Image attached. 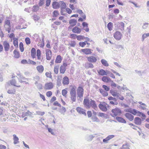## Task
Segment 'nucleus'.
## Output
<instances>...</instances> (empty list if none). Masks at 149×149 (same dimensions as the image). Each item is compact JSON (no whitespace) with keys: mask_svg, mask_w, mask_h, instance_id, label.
Masks as SVG:
<instances>
[{"mask_svg":"<svg viewBox=\"0 0 149 149\" xmlns=\"http://www.w3.org/2000/svg\"><path fill=\"white\" fill-rule=\"evenodd\" d=\"M77 98L79 102H81L83 100L82 97L84 94V89L81 86H79L77 90Z\"/></svg>","mask_w":149,"mask_h":149,"instance_id":"obj_1","label":"nucleus"},{"mask_svg":"<svg viewBox=\"0 0 149 149\" xmlns=\"http://www.w3.org/2000/svg\"><path fill=\"white\" fill-rule=\"evenodd\" d=\"M91 100L85 98L84 99L83 102V104L84 107L86 109H89L91 107L93 108V100L91 99Z\"/></svg>","mask_w":149,"mask_h":149,"instance_id":"obj_2","label":"nucleus"},{"mask_svg":"<svg viewBox=\"0 0 149 149\" xmlns=\"http://www.w3.org/2000/svg\"><path fill=\"white\" fill-rule=\"evenodd\" d=\"M109 107V105L105 102L100 103L99 105L100 109L103 111H106Z\"/></svg>","mask_w":149,"mask_h":149,"instance_id":"obj_3","label":"nucleus"},{"mask_svg":"<svg viewBox=\"0 0 149 149\" xmlns=\"http://www.w3.org/2000/svg\"><path fill=\"white\" fill-rule=\"evenodd\" d=\"M113 114V117H115L117 116H120L122 113V111L119 108H115L113 109L111 111Z\"/></svg>","mask_w":149,"mask_h":149,"instance_id":"obj_4","label":"nucleus"},{"mask_svg":"<svg viewBox=\"0 0 149 149\" xmlns=\"http://www.w3.org/2000/svg\"><path fill=\"white\" fill-rule=\"evenodd\" d=\"M122 34L120 32L117 31L113 34L114 38L117 40H119L121 38Z\"/></svg>","mask_w":149,"mask_h":149,"instance_id":"obj_5","label":"nucleus"},{"mask_svg":"<svg viewBox=\"0 0 149 149\" xmlns=\"http://www.w3.org/2000/svg\"><path fill=\"white\" fill-rule=\"evenodd\" d=\"M53 86L52 82L47 83L45 84L44 88L46 90H50L53 88Z\"/></svg>","mask_w":149,"mask_h":149,"instance_id":"obj_6","label":"nucleus"},{"mask_svg":"<svg viewBox=\"0 0 149 149\" xmlns=\"http://www.w3.org/2000/svg\"><path fill=\"white\" fill-rule=\"evenodd\" d=\"M108 99L110 101H110L109 103L110 104L113 105H117L118 104V103L116 102L117 100L115 98L111 96L108 98Z\"/></svg>","mask_w":149,"mask_h":149,"instance_id":"obj_7","label":"nucleus"},{"mask_svg":"<svg viewBox=\"0 0 149 149\" xmlns=\"http://www.w3.org/2000/svg\"><path fill=\"white\" fill-rule=\"evenodd\" d=\"M52 51L49 49H47L46 51V59L47 60H49L51 59L52 57Z\"/></svg>","mask_w":149,"mask_h":149,"instance_id":"obj_8","label":"nucleus"},{"mask_svg":"<svg viewBox=\"0 0 149 149\" xmlns=\"http://www.w3.org/2000/svg\"><path fill=\"white\" fill-rule=\"evenodd\" d=\"M3 45L5 50L6 52L8 51L10 48V45L9 43L7 41H5L3 42Z\"/></svg>","mask_w":149,"mask_h":149,"instance_id":"obj_9","label":"nucleus"},{"mask_svg":"<svg viewBox=\"0 0 149 149\" xmlns=\"http://www.w3.org/2000/svg\"><path fill=\"white\" fill-rule=\"evenodd\" d=\"M91 49H90L86 48L81 49V52H82L86 54H89L91 53Z\"/></svg>","mask_w":149,"mask_h":149,"instance_id":"obj_10","label":"nucleus"},{"mask_svg":"<svg viewBox=\"0 0 149 149\" xmlns=\"http://www.w3.org/2000/svg\"><path fill=\"white\" fill-rule=\"evenodd\" d=\"M117 26L118 29L121 31L124 30L125 24L123 22H120L118 23Z\"/></svg>","mask_w":149,"mask_h":149,"instance_id":"obj_11","label":"nucleus"},{"mask_svg":"<svg viewBox=\"0 0 149 149\" xmlns=\"http://www.w3.org/2000/svg\"><path fill=\"white\" fill-rule=\"evenodd\" d=\"M125 117L130 121H132L134 119L133 116L129 113H126L125 114Z\"/></svg>","mask_w":149,"mask_h":149,"instance_id":"obj_12","label":"nucleus"},{"mask_svg":"<svg viewBox=\"0 0 149 149\" xmlns=\"http://www.w3.org/2000/svg\"><path fill=\"white\" fill-rule=\"evenodd\" d=\"M69 80L68 77L65 76L63 77V84L64 85H67L69 84Z\"/></svg>","mask_w":149,"mask_h":149,"instance_id":"obj_13","label":"nucleus"},{"mask_svg":"<svg viewBox=\"0 0 149 149\" xmlns=\"http://www.w3.org/2000/svg\"><path fill=\"white\" fill-rule=\"evenodd\" d=\"M134 123L137 125H140L141 123V120L139 117H136L134 120Z\"/></svg>","mask_w":149,"mask_h":149,"instance_id":"obj_14","label":"nucleus"},{"mask_svg":"<svg viewBox=\"0 0 149 149\" xmlns=\"http://www.w3.org/2000/svg\"><path fill=\"white\" fill-rule=\"evenodd\" d=\"M72 31L74 33H79L81 32V29L77 26H75L73 29Z\"/></svg>","mask_w":149,"mask_h":149,"instance_id":"obj_15","label":"nucleus"},{"mask_svg":"<svg viewBox=\"0 0 149 149\" xmlns=\"http://www.w3.org/2000/svg\"><path fill=\"white\" fill-rule=\"evenodd\" d=\"M13 140L14 141L13 143L15 144H17L19 143V138H18L16 136V135L15 134L13 135Z\"/></svg>","mask_w":149,"mask_h":149,"instance_id":"obj_16","label":"nucleus"},{"mask_svg":"<svg viewBox=\"0 0 149 149\" xmlns=\"http://www.w3.org/2000/svg\"><path fill=\"white\" fill-rule=\"evenodd\" d=\"M76 87L75 86H71L70 91V95L76 94Z\"/></svg>","mask_w":149,"mask_h":149,"instance_id":"obj_17","label":"nucleus"},{"mask_svg":"<svg viewBox=\"0 0 149 149\" xmlns=\"http://www.w3.org/2000/svg\"><path fill=\"white\" fill-rule=\"evenodd\" d=\"M52 6L54 9H57L59 7V3L58 2L54 1L52 3Z\"/></svg>","mask_w":149,"mask_h":149,"instance_id":"obj_18","label":"nucleus"},{"mask_svg":"<svg viewBox=\"0 0 149 149\" xmlns=\"http://www.w3.org/2000/svg\"><path fill=\"white\" fill-rule=\"evenodd\" d=\"M98 73L100 75L102 76L106 75H107V73L104 70L102 69L97 71Z\"/></svg>","mask_w":149,"mask_h":149,"instance_id":"obj_19","label":"nucleus"},{"mask_svg":"<svg viewBox=\"0 0 149 149\" xmlns=\"http://www.w3.org/2000/svg\"><path fill=\"white\" fill-rule=\"evenodd\" d=\"M129 112L134 115H136V114L141 115L142 113L141 112L138 111H136V110L134 109L131 110L129 111Z\"/></svg>","mask_w":149,"mask_h":149,"instance_id":"obj_20","label":"nucleus"},{"mask_svg":"<svg viewBox=\"0 0 149 149\" xmlns=\"http://www.w3.org/2000/svg\"><path fill=\"white\" fill-rule=\"evenodd\" d=\"M36 50L34 48H32L31 51V55L32 58H36Z\"/></svg>","mask_w":149,"mask_h":149,"instance_id":"obj_21","label":"nucleus"},{"mask_svg":"<svg viewBox=\"0 0 149 149\" xmlns=\"http://www.w3.org/2000/svg\"><path fill=\"white\" fill-rule=\"evenodd\" d=\"M10 83L12 85L17 87H21L20 85H16V81L14 79H13L12 80H10Z\"/></svg>","mask_w":149,"mask_h":149,"instance_id":"obj_22","label":"nucleus"},{"mask_svg":"<svg viewBox=\"0 0 149 149\" xmlns=\"http://www.w3.org/2000/svg\"><path fill=\"white\" fill-rule=\"evenodd\" d=\"M11 27L10 23L9 20L8 19L6 20L5 21L4 27L5 28L7 27Z\"/></svg>","mask_w":149,"mask_h":149,"instance_id":"obj_23","label":"nucleus"},{"mask_svg":"<svg viewBox=\"0 0 149 149\" xmlns=\"http://www.w3.org/2000/svg\"><path fill=\"white\" fill-rule=\"evenodd\" d=\"M103 81L106 82H109L111 81V79L109 77L106 76H103L102 78Z\"/></svg>","mask_w":149,"mask_h":149,"instance_id":"obj_24","label":"nucleus"},{"mask_svg":"<svg viewBox=\"0 0 149 149\" xmlns=\"http://www.w3.org/2000/svg\"><path fill=\"white\" fill-rule=\"evenodd\" d=\"M116 120L119 122L123 123H125L126 121L125 120L121 117H116Z\"/></svg>","mask_w":149,"mask_h":149,"instance_id":"obj_25","label":"nucleus"},{"mask_svg":"<svg viewBox=\"0 0 149 149\" xmlns=\"http://www.w3.org/2000/svg\"><path fill=\"white\" fill-rule=\"evenodd\" d=\"M69 23L70 25L74 26L76 25L77 20L74 19H71L69 20Z\"/></svg>","mask_w":149,"mask_h":149,"instance_id":"obj_26","label":"nucleus"},{"mask_svg":"<svg viewBox=\"0 0 149 149\" xmlns=\"http://www.w3.org/2000/svg\"><path fill=\"white\" fill-rule=\"evenodd\" d=\"M36 69L38 72L40 73H42L44 70L43 67L41 65L37 66Z\"/></svg>","mask_w":149,"mask_h":149,"instance_id":"obj_27","label":"nucleus"},{"mask_svg":"<svg viewBox=\"0 0 149 149\" xmlns=\"http://www.w3.org/2000/svg\"><path fill=\"white\" fill-rule=\"evenodd\" d=\"M62 58L61 56L59 55H58L56 59L55 62L56 63H60L61 62Z\"/></svg>","mask_w":149,"mask_h":149,"instance_id":"obj_28","label":"nucleus"},{"mask_svg":"<svg viewBox=\"0 0 149 149\" xmlns=\"http://www.w3.org/2000/svg\"><path fill=\"white\" fill-rule=\"evenodd\" d=\"M14 57L16 58H19L20 56V54L19 52L15 50L13 52Z\"/></svg>","mask_w":149,"mask_h":149,"instance_id":"obj_29","label":"nucleus"},{"mask_svg":"<svg viewBox=\"0 0 149 149\" xmlns=\"http://www.w3.org/2000/svg\"><path fill=\"white\" fill-rule=\"evenodd\" d=\"M16 93V90L14 88L9 89L7 91V93L10 94H15Z\"/></svg>","mask_w":149,"mask_h":149,"instance_id":"obj_30","label":"nucleus"},{"mask_svg":"<svg viewBox=\"0 0 149 149\" xmlns=\"http://www.w3.org/2000/svg\"><path fill=\"white\" fill-rule=\"evenodd\" d=\"M70 95V98L71 100L74 102L76 101V94H71Z\"/></svg>","mask_w":149,"mask_h":149,"instance_id":"obj_31","label":"nucleus"},{"mask_svg":"<svg viewBox=\"0 0 149 149\" xmlns=\"http://www.w3.org/2000/svg\"><path fill=\"white\" fill-rule=\"evenodd\" d=\"M36 53L37 58L38 60H39L40 59L41 57V52L40 50L39 49H37V50Z\"/></svg>","mask_w":149,"mask_h":149,"instance_id":"obj_32","label":"nucleus"},{"mask_svg":"<svg viewBox=\"0 0 149 149\" xmlns=\"http://www.w3.org/2000/svg\"><path fill=\"white\" fill-rule=\"evenodd\" d=\"M13 40V43L14 46L16 47H18V41L17 39L16 38H14Z\"/></svg>","mask_w":149,"mask_h":149,"instance_id":"obj_33","label":"nucleus"},{"mask_svg":"<svg viewBox=\"0 0 149 149\" xmlns=\"http://www.w3.org/2000/svg\"><path fill=\"white\" fill-rule=\"evenodd\" d=\"M66 69L64 67L61 66L60 68V72L62 74H64L66 71Z\"/></svg>","mask_w":149,"mask_h":149,"instance_id":"obj_34","label":"nucleus"},{"mask_svg":"<svg viewBox=\"0 0 149 149\" xmlns=\"http://www.w3.org/2000/svg\"><path fill=\"white\" fill-rule=\"evenodd\" d=\"M120 149H130V148L128 144L127 143H126L123 145Z\"/></svg>","mask_w":149,"mask_h":149,"instance_id":"obj_35","label":"nucleus"},{"mask_svg":"<svg viewBox=\"0 0 149 149\" xmlns=\"http://www.w3.org/2000/svg\"><path fill=\"white\" fill-rule=\"evenodd\" d=\"M39 6L37 5H36L33 6L32 10L33 12H36L39 9Z\"/></svg>","mask_w":149,"mask_h":149,"instance_id":"obj_36","label":"nucleus"},{"mask_svg":"<svg viewBox=\"0 0 149 149\" xmlns=\"http://www.w3.org/2000/svg\"><path fill=\"white\" fill-rule=\"evenodd\" d=\"M113 23L111 22H109L107 24V28L109 31H111L113 28Z\"/></svg>","mask_w":149,"mask_h":149,"instance_id":"obj_37","label":"nucleus"},{"mask_svg":"<svg viewBox=\"0 0 149 149\" xmlns=\"http://www.w3.org/2000/svg\"><path fill=\"white\" fill-rule=\"evenodd\" d=\"M59 3H61V9H65L66 7V4L65 3L62 1H61Z\"/></svg>","mask_w":149,"mask_h":149,"instance_id":"obj_38","label":"nucleus"},{"mask_svg":"<svg viewBox=\"0 0 149 149\" xmlns=\"http://www.w3.org/2000/svg\"><path fill=\"white\" fill-rule=\"evenodd\" d=\"M100 91L104 96L106 97L108 95V93L106 91H105L102 89L100 90Z\"/></svg>","mask_w":149,"mask_h":149,"instance_id":"obj_39","label":"nucleus"},{"mask_svg":"<svg viewBox=\"0 0 149 149\" xmlns=\"http://www.w3.org/2000/svg\"><path fill=\"white\" fill-rule=\"evenodd\" d=\"M59 111L61 113H64L66 111V109L64 107H62L61 108L59 109Z\"/></svg>","mask_w":149,"mask_h":149,"instance_id":"obj_40","label":"nucleus"},{"mask_svg":"<svg viewBox=\"0 0 149 149\" xmlns=\"http://www.w3.org/2000/svg\"><path fill=\"white\" fill-rule=\"evenodd\" d=\"M59 15V13L57 10H54L53 13V17H56Z\"/></svg>","mask_w":149,"mask_h":149,"instance_id":"obj_41","label":"nucleus"},{"mask_svg":"<svg viewBox=\"0 0 149 149\" xmlns=\"http://www.w3.org/2000/svg\"><path fill=\"white\" fill-rule=\"evenodd\" d=\"M101 62L102 64L105 66H109V64L107 61L104 59H102Z\"/></svg>","mask_w":149,"mask_h":149,"instance_id":"obj_42","label":"nucleus"},{"mask_svg":"<svg viewBox=\"0 0 149 149\" xmlns=\"http://www.w3.org/2000/svg\"><path fill=\"white\" fill-rule=\"evenodd\" d=\"M59 69L58 66H55L54 68V72L56 74H57L58 73Z\"/></svg>","mask_w":149,"mask_h":149,"instance_id":"obj_43","label":"nucleus"},{"mask_svg":"<svg viewBox=\"0 0 149 149\" xmlns=\"http://www.w3.org/2000/svg\"><path fill=\"white\" fill-rule=\"evenodd\" d=\"M86 43L88 44L86 41H85L84 42H80L79 43V45L80 46L83 47L86 45Z\"/></svg>","mask_w":149,"mask_h":149,"instance_id":"obj_44","label":"nucleus"},{"mask_svg":"<svg viewBox=\"0 0 149 149\" xmlns=\"http://www.w3.org/2000/svg\"><path fill=\"white\" fill-rule=\"evenodd\" d=\"M48 126V125H47L46 127H47V129L48 130V132L50 133L52 135H54V132H53V130L51 128L48 127H47Z\"/></svg>","mask_w":149,"mask_h":149,"instance_id":"obj_45","label":"nucleus"},{"mask_svg":"<svg viewBox=\"0 0 149 149\" xmlns=\"http://www.w3.org/2000/svg\"><path fill=\"white\" fill-rule=\"evenodd\" d=\"M19 47L20 51L21 52H22L24 51V48L23 47V44L22 42L20 43L19 44Z\"/></svg>","mask_w":149,"mask_h":149,"instance_id":"obj_46","label":"nucleus"},{"mask_svg":"<svg viewBox=\"0 0 149 149\" xmlns=\"http://www.w3.org/2000/svg\"><path fill=\"white\" fill-rule=\"evenodd\" d=\"M93 138V136L92 135H90L87 137L86 139L88 141H90L92 140Z\"/></svg>","mask_w":149,"mask_h":149,"instance_id":"obj_47","label":"nucleus"},{"mask_svg":"<svg viewBox=\"0 0 149 149\" xmlns=\"http://www.w3.org/2000/svg\"><path fill=\"white\" fill-rule=\"evenodd\" d=\"M110 93L113 97L118 96V94L116 92L114 91H111Z\"/></svg>","mask_w":149,"mask_h":149,"instance_id":"obj_48","label":"nucleus"},{"mask_svg":"<svg viewBox=\"0 0 149 149\" xmlns=\"http://www.w3.org/2000/svg\"><path fill=\"white\" fill-rule=\"evenodd\" d=\"M19 79H21L23 81H25L26 80H27V81H28L29 79L26 78L25 77L20 75V74H19Z\"/></svg>","mask_w":149,"mask_h":149,"instance_id":"obj_49","label":"nucleus"},{"mask_svg":"<svg viewBox=\"0 0 149 149\" xmlns=\"http://www.w3.org/2000/svg\"><path fill=\"white\" fill-rule=\"evenodd\" d=\"M25 40L26 43L27 45H28L30 44V40L29 38L27 37L25 39Z\"/></svg>","mask_w":149,"mask_h":149,"instance_id":"obj_50","label":"nucleus"},{"mask_svg":"<svg viewBox=\"0 0 149 149\" xmlns=\"http://www.w3.org/2000/svg\"><path fill=\"white\" fill-rule=\"evenodd\" d=\"M33 112H31L29 111V110H28L26 112H25V114L26 115V116H31L32 114H33Z\"/></svg>","mask_w":149,"mask_h":149,"instance_id":"obj_51","label":"nucleus"},{"mask_svg":"<svg viewBox=\"0 0 149 149\" xmlns=\"http://www.w3.org/2000/svg\"><path fill=\"white\" fill-rule=\"evenodd\" d=\"M36 113V114L39 115L41 116L43 115L45 113L44 112H41L39 111H37Z\"/></svg>","mask_w":149,"mask_h":149,"instance_id":"obj_52","label":"nucleus"},{"mask_svg":"<svg viewBox=\"0 0 149 149\" xmlns=\"http://www.w3.org/2000/svg\"><path fill=\"white\" fill-rule=\"evenodd\" d=\"M149 36V33H144L142 35V38L143 40L145 38Z\"/></svg>","mask_w":149,"mask_h":149,"instance_id":"obj_53","label":"nucleus"},{"mask_svg":"<svg viewBox=\"0 0 149 149\" xmlns=\"http://www.w3.org/2000/svg\"><path fill=\"white\" fill-rule=\"evenodd\" d=\"M84 38V37L82 36H77V38L78 40H81Z\"/></svg>","mask_w":149,"mask_h":149,"instance_id":"obj_54","label":"nucleus"},{"mask_svg":"<svg viewBox=\"0 0 149 149\" xmlns=\"http://www.w3.org/2000/svg\"><path fill=\"white\" fill-rule=\"evenodd\" d=\"M67 93V91L65 89L62 90V95L64 96H65Z\"/></svg>","mask_w":149,"mask_h":149,"instance_id":"obj_55","label":"nucleus"},{"mask_svg":"<svg viewBox=\"0 0 149 149\" xmlns=\"http://www.w3.org/2000/svg\"><path fill=\"white\" fill-rule=\"evenodd\" d=\"M102 87L106 91H108L110 89L109 87L105 85H103Z\"/></svg>","mask_w":149,"mask_h":149,"instance_id":"obj_56","label":"nucleus"},{"mask_svg":"<svg viewBox=\"0 0 149 149\" xmlns=\"http://www.w3.org/2000/svg\"><path fill=\"white\" fill-rule=\"evenodd\" d=\"M53 105L54 106H57L59 107H61V104L58 103V102L57 101H55L53 104Z\"/></svg>","mask_w":149,"mask_h":149,"instance_id":"obj_57","label":"nucleus"},{"mask_svg":"<svg viewBox=\"0 0 149 149\" xmlns=\"http://www.w3.org/2000/svg\"><path fill=\"white\" fill-rule=\"evenodd\" d=\"M44 4V0H40L38 4L39 6H42Z\"/></svg>","mask_w":149,"mask_h":149,"instance_id":"obj_58","label":"nucleus"},{"mask_svg":"<svg viewBox=\"0 0 149 149\" xmlns=\"http://www.w3.org/2000/svg\"><path fill=\"white\" fill-rule=\"evenodd\" d=\"M28 63L32 64L33 65H36V62L33 61L31 60L30 59H29Z\"/></svg>","mask_w":149,"mask_h":149,"instance_id":"obj_59","label":"nucleus"},{"mask_svg":"<svg viewBox=\"0 0 149 149\" xmlns=\"http://www.w3.org/2000/svg\"><path fill=\"white\" fill-rule=\"evenodd\" d=\"M52 95V92L51 91L47 92L46 93V95L47 97H50Z\"/></svg>","mask_w":149,"mask_h":149,"instance_id":"obj_60","label":"nucleus"},{"mask_svg":"<svg viewBox=\"0 0 149 149\" xmlns=\"http://www.w3.org/2000/svg\"><path fill=\"white\" fill-rule=\"evenodd\" d=\"M37 86L38 88L39 89H42V86L41 84L40 83L37 85Z\"/></svg>","mask_w":149,"mask_h":149,"instance_id":"obj_61","label":"nucleus"},{"mask_svg":"<svg viewBox=\"0 0 149 149\" xmlns=\"http://www.w3.org/2000/svg\"><path fill=\"white\" fill-rule=\"evenodd\" d=\"M4 112H5V111L4 110L3 108L0 107V115H1L3 114Z\"/></svg>","mask_w":149,"mask_h":149,"instance_id":"obj_62","label":"nucleus"},{"mask_svg":"<svg viewBox=\"0 0 149 149\" xmlns=\"http://www.w3.org/2000/svg\"><path fill=\"white\" fill-rule=\"evenodd\" d=\"M45 75L48 77L51 78L52 77L51 74L50 72H46L45 73Z\"/></svg>","mask_w":149,"mask_h":149,"instance_id":"obj_63","label":"nucleus"},{"mask_svg":"<svg viewBox=\"0 0 149 149\" xmlns=\"http://www.w3.org/2000/svg\"><path fill=\"white\" fill-rule=\"evenodd\" d=\"M51 2V0H47L46 1V5L47 6H49Z\"/></svg>","mask_w":149,"mask_h":149,"instance_id":"obj_64","label":"nucleus"}]
</instances>
